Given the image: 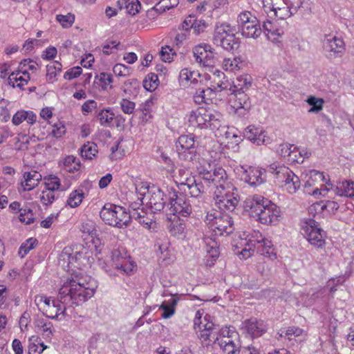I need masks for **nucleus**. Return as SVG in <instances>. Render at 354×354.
Listing matches in <instances>:
<instances>
[{
  "label": "nucleus",
  "instance_id": "nucleus-37",
  "mask_svg": "<svg viewBox=\"0 0 354 354\" xmlns=\"http://www.w3.org/2000/svg\"><path fill=\"white\" fill-rule=\"evenodd\" d=\"M178 297H171L167 301H163L161 304L159 309L163 311L162 317L164 319H169L175 314L176 306L178 304Z\"/></svg>",
  "mask_w": 354,
  "mask_h": 354
},
{
  "label": "nucleus",
  "instance_id": "nucleus-6",
  "mask_svg": "<svg viewBox=\"0 0 354 354\" xmlns=\"http://www.w3.org/2000/svg\"><path fill=\"white\" fill-rule=\"evenodd\" d=\"M35 303L46 317L59 321L65 317L67 305H68L67 303L61 301L59 295L57 299L44 295H37L35 297Z\"/></svg>",
  "mask_w": 354,
  "mask_h": 354
},
{
  "label": "nucleus",
  "instance_id": "nucleus-14",
  "mask_svg": "<svg viewBox=\"0 0 354 354\" xmlns=\"http://www.w3.org/2000/svg\"><path fill=\"white\" fill-rule=\"evenodd\" d=\"M230 103L234 113L239 117L247 115L252 106L251 101L245 91L233 92L232 91Z\"/></svg>",
  "mask_w": 354,
  "mask_h": 354
},
{
  "label": "nucleus",
  "instance_id": "nucleus-49",
  "mask_svg": "<svg viewBox=\"0 0 354 354\" xmlns=\"http://www.w3.org/2000/svg\"><path fill=\"white\" fill-rule=\"evenodd\" d=\"M97 153V147L94 142L84 144L82 148L80 154L82 158L87 160H92Z\"/></svg>",
  "mask_w": 354,
  "mask_h": 354
},
{
  "label": "nucleus",
  "instance_id": "nucleus-10",
  "mask_svg": "<svg viewBox=\"0 0 354 354\" xmlns=\"http://www.w3.org/2000/svg\"><path fill=\"white\" fill-rule=\"evenodd\" d=\"M237 177L251 187H257L266 180V169L252 166L239 165L235 169Z\"/></svg>",
  "mask_w": 354,
  "mask_h": 354
},
{
  "label": "nucleus",
  "instance_id": "nucleus-15",
  "mask_svg": "<svg viewBox=\"0 0 354 354\" xmlns=\"http://www.w3.org/2000/svg\"><path fill=\"white\" fill-rule=\"evenodd\" d=\"M324 51L330 57H342L345 51V44L342 39L330 35H326L322 40Z\"/></svg>",
  "mask_w": 354,
  "mask_h": 354
},
{
  "label": "nucleus",
  "instance_id": "nucleus-26",
  "mask_svg": "<svg viewBox=\"0 0 354 354\" xmlns=\"http://www.w3.org/2000/svg\"><path fill=\"white\" fill-rule=\"evenodd\" d=\"M216 88L214 86H208L206 88H198L194 95V101L196 104H209L215 97Z\"/></svg>",
  "mask_w": 354,
  "mask_h": 354
},
{
  "label": "nucleus",
  "instance_id": "nucleus-28",
  "mask_svg": "<svg viewBox=\"0 0 354 354\" xmlns=\"http://www.w3.org/2000/svg\"><path fill=\"white\" fill-rule=\"evenodd\" d=\"M214 324L212 322H207L205 326L201 328V330H199L201 332L199 337L203 344L208 346L212 343L216 346L217 335L216 332L214 331Z\"/></svg>",
  "mask_w": 354,
  "mask_h": 354
},
{
  "label": "nucleus",
  "instance_id": "nucleus-56",
  "mask_svg": "<svg viewBox=\"0 0 354 354\" xmlns=\"http://www.w3.org/2000/svg\"><path fill=\"white\" fill-rule=\"evenodd\" d=\"M158 75L155 73H149L143 81L144 88L149 91H153L158 86Z\"/></svg>",
  "mask_w": 354,
  "mask_h": 354
},
{
  "label": "nucleus",
  "instance_id": "nucleus-40",
  "mask_svg": "<svg viewBox=\"0 0 354 354\" xmlns=\"http://www.w3.org/2000/svg\"><path fill=\"white\" fill-rule=\"evenodd\" d=\"M233 32H234V29L227 24L223 23L216 25L213 37L214 44L220 42L224 37L228 36V35H230V33Z\"/></svg>",
  "mask_w": 354,
  "mask_h": 354
},
{
  "label": "nucleus",
  "instance_id": "nucleus-7",
  "mask_svg": "<svg viewBox=\"0 0 354 354\" xmlns=\"http://www.w3.org/2000/svg\"><path fill=\"white\" fill-rule=\"evenodd\" d=\"M169 203L167 205L165 214L167 216H188L192 212V206L191 201L187 196L183 194H178L173 187L167 189Z\"/></svg>",
  "mask_w": 354,
  "mask_h": 354
},
{
  "label": "nucleus",
  "instance_id": "nucleus-42",
  "mask_svg": "<svg viewBox=\"0 0 354 354\" xmlns=\"http://www.w3.org/2000/svg\"><path fill=\"white\" fill-rule=\"evenodd\" d=\"M28 354H41L47 348L41 339L35 335L28 339Z\"/></svg>",
  "mask_w": 354,
  "mask_h": 354
},
{
  "label": "nucleus",
  "instance_id": "nucleus-52",
  "mask_svg": "<svg viewBox=\"0 0 354 354\" xmlns=\"http://www.w3.org/2000/svg\"><path fill=\"white\" fill-rule=\"evenodd\" d=\"M259 247H262V254L269 257L275 259L277 254L273 248L272 241L264 236L263 241L259 243Z\"/></svg>",
  "mask_w": 354,
  "mask_h": 354
},
{
  "label": "nucleus",
  "instance_id": "nucleus-16",
  "mask_svg": "<svg viewBox=\"0 0 354 354\" xmlns=\"http://www.w3.org/2000/svg\"><path fill=\"white\" fill-rule=\"evenodd\" d=\"M280 218L281 210L279 207L270 201V203L267 204L266 207L265 206L263 209L258 214L256 220L263 225H275L279 221Z\"/></svg>",
  "mask_w": 354,
  "mask_h": 354
},
{
  "label": "nucleus",
  "instance_id": "nucleus-60",
  "mask_svg": "<svg viewBox=\"0 0 354 354\" xmlns=\"http://www.w3.org/2000/svg\"><path fill=\"white\" fill-rule=\"evenodd\" d=\"M306 102L309 105L312 106L308 111L310 113L318 112L323 109L324 100L322 98L310 96L307 99Z\"/></svg>",
  "mask_w": 354,
  "mask_h": 354
},
{
  "label": "nucleus",
  "instance_id": "nucleus-25",
  "mask_svg": "<svg viewBox=\"0 0 354 354\" xmlns=\"http://www.w3.org/2000/svg\"><path fill=\"white\" fill-rule=\"evenodd\" d=\"M212 131L215 133V136L217 137L225 138L228 140L235 139L236 142L241 140L237 129L234 127H230L224 124L222 115L220 118L219 128L213 129Z\"/></svg>",
  "mask_w": 354,
  "mask_h": 354
},
{
  "label": "nucleus",
  "instance_id": "nucleus-27",
  "mask_svg": "<svg viewBox=\"0 0 354 354\" xmlns=\"http://www.w3.org/2000/svg\"><path fill=\"white\" fill-rule=\"evenodd\" d=\"M207 26V24L204 19H198L194 16H189L182 24L183 29H192L194 33L196 35H199L200 33L203 32Z\"/></svg>",
  "mask_w": 354,
  "mask_h": 354
},
{
  "label": "nucleus",
  "instance_id": "nucleus-41",
  "mask_svg": "<svg viewBox=\"0 0 354 354\" xmlns=\"http://www.w3.org/2000/svg\"><path fill=\"white\" fill-rule=\"evenodd\" d=\"M96 118L103 127H111L115 118V114L110 108L96 111Z\"/></svg>",
  "mask_w": 354,
  "mask_h": 354
},
{
  "label": "nucleus",
  "instance_id": "nucleus-48",
  "mask_svg": "<svg viewBox=\"0 0 354 354\" xmlns=\"http://www.w3.org/2000/svg\"><path fill=\"white\" fill-rule=\"evenodd\" d=\"M44 182L45 189L55 193V191H64V189L62 188L60 179L54 175H50L46 178Z\"/></svg>",
  "mask_w": 354,
  "mask_h": 354
},
{
  "label": "nucleus",
  "instance_id": "nucleus-3",
  "mask_svg": "<svg viewBox=\"0 0 354 354\" xmlns=\"http://www.w3.org/2000/svg\"><path fill=\"white\" fill-rule=\"evenodd\" d=\"M205 222L214 236H227L235 230L232 216L228 213H221L215 209H211L207 212Z\"/></svg>",
  "mask_w": 354,
  "mask_h": 354
},
{
  "label": "nucleus",
  "instance_id": "nucleus-5",
  "mask_svg": "<svg viewBox=\"0 0 354 354\" xmlns=\"http://www.w3.org/2000/svg\"><path fill=\"white\" fill-rule=\"evenodd\" d=\"M268 171L274 174L277 183L289 194H295L300 188L299 178L288 167L273 163L269 165Z\"/></svg>",
  "mask_w": 354,
  "mask_h": 354
},
{
  "label": "nucleus",
  "instance_id": "nucleus-57",
  "mask_svg": "<svg viewBox=\"0 0 354 354\" xmlns=\"http://www.w3.org/2000/svg\"><path fill=\"white\" fill-rule=\"evenodd\" d=\"M113 266L115 267V263H120L123 260L127 259V252L124 248H117L112 250L111 255Z\"/></svg>",
  "mask_w": 354,
  "mask_h": 354
},
{
  "label": "nucleus",
  "instance_id": "nucleus-55",
  "mask_svg": "<svg viewBox=\"0 0 354 354\" xmlns=\"http://www.w3.org/2000/svg\"><path fill=\"white\" fill-rule=\"evenodd\" d=\"M326 181L324 173L317 170H311L309 174V178L305 183V187H312L316 182L323 183Z\"/></svg>",
  "mask_w": 354,
  "mask_h": 354
},
{
  "label": "nucleus",
  "instance_id": "nucleus-1",
  "mask_svg": "<svg viewBox=\"0 0 354 354\" xmlns=\"http://www.w3.org/2000/svg\"><path fill=\"white\" fill-rule=\"evenodd\" d=\"M97 288V281L90 276L74 273L59 288L61 301L79 306L91 299Z\"/></svg>",
  "mask_w": 354,
  "mask_h": 354
},
{
  "label": "nucleus",
  "instance_id": "nucleus-50",
  "mask_svg": "<svg viewBox=\"0 0 354 354\" xmlns=\"http://www.w3.org/2000/svg\"><path fill=\"white\" fill-rule=\"evenodd\" d=\"M269 10L274 16L279 19H286L293 15L288 5L281 8L279 6L270 7Z\"/></svg>",
  "mask_w": 354,
  "mask_h": 354
},
{
  "label": "nucleus",
  "instance_id": "nucleus-29",
  "mask_svg": "<svg viewBox=\"0 0 354 354\" xmlns=\"http://www.w3.org/2000/svg\"><path fill=\"white\" fill-rule=\"evenodd\" d=\"M275 23L276 21L267 20L263 21V29L265 35L268 39L272 42L277 41L278 38L283 34V29L277 28Z\"/></svg>",
  "mask_w": 354,
  "mask_h": 354
},
{
  "label": "nucleus",
  "instance_id": "nucleus-12",
  "mask_svg": "<svg viewBox=\"0 0 354 354\" xmlns=\"http://www.w3.org/2000/svg\"><path fill=\"white\" fill-rule=\"evenodd\" d=\"M195 136L192 134L182 135L176 143V151L180 160L192 162L196 156V151L195 147Z\"/></svg>",
  "mask_w": 354,
  "mask_h": 354
},
{
  "label": "nucleus",
  "instance_id": "nucleus-22",
  "mask_svg": "<svg viewBox=\"0 0 354 354\" xmlns=\"http://www.w3.org/2000/svg\"><path fill=\"white\" fill-rule=\"evenodd\" d=\"M243 328L252 337H259L263 335L268 329L267 324L263 320L250 318L243 322Z\"/></svg>",
  "mask_w": 354,
  "mask_h": 354
},
{
  "label": "nucleus",
  "instance_id": "nucleus-59",
  "mask_svg": "<svg viewBox=\"0 0 354 354\" xmlns=\"http://www.w3.org/2000/svg\"><path fill=\"white\" fill-rule=\"evenodd\" d=\"M135 267V265L127 259L123 260V261L120 263L115 264V269L119 270L121 273L126 274H131L133 272Z\"/></svg>",
  "mask_w": 354,
  "mask_h": 354
},
{
  "label": "nucleus",
  "instance_id": "nucleus-20",
  "mask_svg": "<svg viewBox=\"0 0 354 354\" xmlns=\"http://www.w3.org/2000/svg\"><path fill=\"white\" fill-rule=\"evenodd\" d=\"M211 176L212 178L206 183L208 186H214V191L222 192L231 188L227 173L222 167L215 168Z\"/></svg>",
  "mask_w": 354,
  "mask_h": 354
},
{
  "label": "nucleus",
  "instance_id": "nucleus-62",
  "mask_svg": "<svg viewBox=\"0 0 354 354\" xmlns=\"http://www.w3.org/2000/svg\"><path fill=\"white\" fill-rule=\"evenodd\" d=\"M219 347L225 354H239L241 346L238 340L229 344L219 346Z\"/></svg>",
  "mask_w": 354,
  "mask_h": 354
},
{
  "label": "nucleus",
  "instance_id": "nucleus-58",
  "mask_svg": "<svg viewBox=\"0 0 354 354\" xmlns=\"http://www.w3.org/2000/svg\"><path fill=\"white\" fill-rule=\"evenodd\" d=\"M57 21L62 25L63 28L71 27L75 21V15L71 13L66 15H57L56 16Z\"/></svg>",
  "mask_w": 354,
  "mask_h": 354
},
{
  "label": "nucleus",
  "instance_id": "nucleus-64",
  "mask_svg": "<svg viewBox=\"0 0 354 354\" xmlns=\"http://www.w3.org/2000/svg\"><path fill=\"white\" fill-rule=\"evenodd\" d=\"M160 55L162 61L170 62L172 61L174 56L176 55V53L170 46H165L161 48Z\"/></svg>",
  "mask_w": 354,
  "mask_h": 354
},
{
  "label": "nucleus",
  "instance_id": "nucleus-61",
  "mask_svg": "<svg viewBox=\"0 0 354 354\" xmlns=\"http://www.w3.org/2000/svg\"><path fill=\"white\" fill-rule=\"evenodd\" d=\"M37 243V239L34 238H30L26 240V241L23 243L19 248V254H21L22 257L26 255L30 250L35 248Z\"/></svg>",
  "mask_w": 354,
  "mask_h": 354
},
{
  "label": "nucleus",
  "instance_id": "nucleus-11",
  "mask_svg": "<svg viewBox=\"0 0 354 354\" xmlns=\"http://www.w3.org/2000/svg\"><path fill=\"white\" fill-rule=\"evenodd\" d=\"M234 190L237 191L236 188H234L232 191L228 189L222 192H214L215 205L221 211L232 213L236 208L239 203V198L238 194L233 192Z\"/></svg>",
  "mask_w": 354,
  "mask_h": 354
},
{
  "label": "nucleus",
  "instance_id": "nucleus-33",
  "mask_svg": "<svg viewBox=\"0 0 354 354\" xmlns=\"http://www.w3.org/2000/svg\"><path fill=\"white\" fill-rule=\"evenodd\" d=\"M241 30L243 36L253 39L259 37L262 32V30L257 18L242 27Z\"/></svg>",
  "mask_w": 354,
  "mask_h": 354
},
{
  "label": "nucleus",
  "instance_id": "nucleus-36",
  "mask_svg": "<svg viewBox=\"0 0 354 354\" xmlns=\"http://www.w3.org/2000/svg\"><path fill=\"white\" fill-rule=\"evenodd\" d=\"M252 80V77L248 74L239 75L234 82V85L230 88V90L233 92L245 91L251 86Z\"/></svg>",
  "mask_w": 354,
  "mask_h": 354
},
{
  "label": "nucleus",
  "instance_id": "nucleus-43",
  "mask_svg": "<svg viewBox=\"0 0 354 354\" xmlns=\"http://www.w3.org/2000/svg\"><path fill=\"white\" fill-rule=\"evenodd\" d=\"M85 197V193L80 187L73 190L68 196L66 204L70 207L75 208L78 207Z\"/></svg>",
  "mask_w": 354,
  "mask_h": 354
},
{
  "label": "nucleus",
  "instance_id": "nucleus-8",
  "mask_svg": "<svg viewBox=\"0 0 354 354\" xmlns=\"http://www.w3.org/2000/svg\"><path fill=\"white\" fill-rule=\"evenodd\" d=\"M301 232L315 248H323L326 245V233L313 218L304 220L301 224Z\"/></svg>",
  "mask_w": 354,
  "mask_h": 354
},
{
  "label": "nucleus",
  "instance_id": "nucleus-46",
  "mask_svg": "<svg viewBox=\"0 0 354 354\" xmlns=\"http://www.w3.org/2000/svg\"><path fill=\"white\" fill-rule=\"evenodd\" d=\"M216 45L221 46L227 51H231L238 48L239 42L235 37L234 32H233L230 33V35H228V36L224 37L222 41L217 43Z\"/></svg>",
  "mask_w": 354,
  "mask_h": 354
},
{
  "label": "nucleus",
  "instance_id": "nucleus-9",
  "mask_svg": "<svg viewBox=\"0 0 354 354\" xmlns=\"http://www.w3.org/2000/svg\"><path fill=\"white\" fill-rule=\"evenodd\" d=\"M313 195H322L323 196L333 195L345 196L353 200L354 198V182L351 180H344L339 182L335 186L330 183L322 185L320 188L316 187L313 191Z\"/></svg>",
  "mask_w": 354,
  "mask_h": 354
},
{
  "label": "nucleus",
  "instance_id": "nucleus-32",
  "mask_svg": "<svg viewBox=\"0 0 354 354\" xmlns=\"http://www.w3.org/2000/svg\"><path fill=\"white\" fill-rule=\"evenodd\" d=\"M41 178V175L36 171L25 172L24 174V180L21 183L23 190H32L38 185Z\"/></svg>",
  "mask_w": 354,
  "mask_h": 354
},
{
  "label": "nucleus",
  "instance_id": "nucleus-17",
  "mask_svg": "<svg viewBox=\"0 0 354 354\" xmlns=\"http://www.w3.org/2000/svg\"><path fill=\"white\" fill-rule=\"evenodd\" d=\"M270 200L263 196L254 194L248 196L244 201V209L248 212L250 215L254 218H257L258 214L263 209L267 204L270 203Z\"/></svg>",
  "mask_w": 354,
  "mask_h": 354
},
{
  "label": "nucleus",
  "instance_id": "nucleus-19",
  "mask_svg": "<svg viewBox=\"0 0 354 354\" xmlns=\"http://www.w3.org/2000/svg\"><path fill=\"white\" fill-rule=\"evenodd\" d=\"M185 183L183 187H180V189H183L185 192L188 190L189 194L192 198H198V202L201 203L200 207H205V203L203 200H200L201 198V195L205 192V186L202 183L200 178H196L194 176L190 178H186L183 180Z\"/></svg>",
  "mask_w": 354,
  "mask_h": 354
},
{
  "label": "nucleus",
  "instance_id": "nucleus-53",
  "mask_svg": "<svg viewBox=\"0 0 354 354\" xmlns=\"http://www.w3.org/2000/svg\"><path fill=\"white\" fill-rule=\"evenodd\" d=\"M96 78L98 80L97 84L103 91L112 88L111 83L113 82L112 75L106 73H101Z\"/></svg>",
  "mask_w": 354,
  "mask_h": 354
},
{
  "label": "nucleus",
  "instance_id": "nucleus-24",
  "mask_svg": "<svg viewBox=\"0 0 354 354\" xmlns=\"http://www.w3.org/2000/svg\"><path fill=\"white\" fill-rule=\"evenodd\" d=\"M205 243L206 245L207 255L205 257V265L211 267L214 265V263L220 255L218 249V243L215 238H205Z\"/></svg>",
  "mask_w": 354,
  "mask_h": 354
},
{
  "label": "nucleus",
  "instance_id": "nucleus-18",
  "mask_svg": "<svg viewBox=\"0 0 354 354\" xmlns=\"http://www.w3.org/2000/svg\"><path fill=\"white\" fill-rule=\"evenodd\" d=\"M165 194L162 190L158 188H153L147 191V194L145 198L147 200V205L151 212L156 213L165 209V200L164 198Z\"/></svg>",
  "mask_w": 354,
  "mask_h": 354
},
{
  "label": "nucleus",
  "instance_id": "nucleus-45",
  "mask_svg": "<svg viewBox=\"0 0 354 354\" xmlns=\"http://www.w3.org/2000/svg\"><path fill=\"white\" fill-rule=\"evenodd\" d=\"M243 65V62L240 57L224 58L222 62L223 68L232 72L239 71Z\"/></svg>",
  "mask_w": 354,
  "mask_h": 354
},
{
  "label": "nucleus",
  "instance_id": "nucleus-31",
  "mask_svg": "<svg viewBox=\"0 0 354 354\" xmlns=\"http://www.w3.org/2000/svg\"><path fill=\"white\" fill-rule=\"evenodd\" d=\"M201 75L199 73L194 71H191L187 68H185L182 69L179 73V82L181 85L185 86L189 84H194L198 83V82L201 83V80H198V79H201Z\"/></svg>",
  "mask_w": 354,
  "mask_h": 354
},
{
  "label": "nucleus",
  "instance_id": "nucleus-44",
  "mask_svg": "<svg viewBox=\"0 0 354 354\" xmlns=\"http://www.w3.org/2000/svg\"><path fill=\"white\" fill-rule=\"evenodd\" d=\"M62 169L69 173H75L80 169V162L73 156H66L62 161Z\"/></svg>",
  "mask_w": 354,
  "mask_h": 354
},
{
  "label": "nucleus",
  "instance_id": "nucleus-21",
  "mask_svg": "<svg viewBox=\"0 0 354 354\" xmlns=\"http://www.w3.org/2000/svg\"><path fill=\"white\" fill-rule=\"evenodd\" d=\"M81 257H82V253L75 252L73 254L71 248H65L59 255V263L64 268H67L68 270L73 268H80V263L78 261Z\"/></svg>",
  "mask_w": 354,
  "mask_h": 354
},
{
  "label": "nucleus",
  "instance_id": "nucleus-54",
  "mask_svg": "<svg viewBox=\"0 0 354 354\" xmlns=\"http://www.w3.org/2000/svg\"><path fill=\"white\" fill-rule=\"evenodd\" d=\"M37 66V64L36 63V62L30 59H26L20 62L19 69L24 75L27 76L28 78H30V75L28 71L36 70Z\"/></svg>",
  "mask_w": 354,
  "mask_h": 354
},
{
  "label": "nucleus",
  "instance_id": "nucleus-23",
  "mask_svg": "<svg viewBox=\"0 0 354 354\" xmlns=\"http://www.w3.org/2000/svg\"><path fill=\"white\" fill-rule=\"evenodd\" d=\"M243 135L245 138L257 145H267L270 143V139L266 137L265 131L260 127L250 125L245 129Z\"/></svg>",
  "mask_w": 354,
  "mask_h": 354
},
{
  "label": "nucleus",
  "instance_id": "nucleus-63",
  "mask_svg": "<svg viewBox=\"0 0 354 354\" xmlns=\"http://www.w3.org/2000/svg\"><path fill=\"white\" fill-rule=\"evenodd\" d=\"M57 196H55V193L50 192V191H47L46 189H44L39 196L40 202L42 203L43 205H51Z\"/></svg>",
  "mask_w": 354,
  "mask_h": 354
},
{
  "label": "nucleus",
  "instance_id": "nucleus-38",
  "mask_svg": "<svg viewBox=\"0 0 354 354\" xmlns=\"http://www.w3.org/2000/svg\"><path fill=\"white\" fill-rule=\"evenodd\" d=\"M22 73L19 69L17 71L12 72L8 77V84L12 87H18L20 89H24V86L26 85L28 82L30 78H28L27 76L21 75Z\"/></svg>",
  "mask_w": 354,
  "mask_h": 354
},
{
  "label": "nucleus",
  "instance_id": "nucleus-35",
  "mask_svg": "<svg viewBox=\"0 0 354 354\" xmlns=\"http://www.w3.org/2000/svg\"><path fill=\"white\" fill-rule=\"evenodd\" d=\"M80 231L83 234H88L93 239V244L95 245L96 254L100 253V249L97 246V243H100L99 239L94 240V238L97 235V230L95 227V223L92 221H86L82 223L80 227Z\"/></svg>",
  "mask_w": 354,
  "mask_h": 354
},
{
  "label": "nucleus",
  "instance_id": "nucleus-2",
  "mask_svg": "<svg viewBox=\"0 0 354 354\" xmlns=\"http://www.w3.org/2000/svg\"><path fill=\"white\" fill-rule=\"evenodd\" d=\"M221 115V113L215 111L199 107L189 112L187 118L190 126L212 131L219 128Z\"/></svg>",
  "mask_w": 354,
  "mask_h": 354
},
{
  "label": "nucleus",
  "instance_id": "nucleus-34",
  "mask_svg": "<svg viewBox=\"0 0 354 354\" xmlns=\"http://www.w3.org/2000/svg\"><path fill=\"white\" fill-rule=\"evenodd\" d=\"M215 168L211 163L204 159L198 162L196 169L198 174V178L203 180L205 183L212 178V174Z\"/></svg>",
  "mask_w": 354,
  "mask_h": 354
},
{
  "label": "nucleus",
  "instance_id": "nucleus-51",
  "mask_svg": "<svg viewBox=\"0 0 354 354\" xmlns=\"http://www.w3.org/2000/svg\"><path fill=\"white\" fill-rule=\"evenodd\" d=\"M279 335L291 340L292 337H299L304 333V330L298 326H290L288 328L281 329Z\"/></svg>",
  "mask_w": 354,
  "mask_h": 354
},
{
  "label": "nucleus",
  "instance_id": "nucleus-39",
  "mask_svg": "<svg viewBox=\"0 0 354 354\" xmlns=\"http://www.w3.org/2000/svg\"><path fill=\"white\" fill-rule=\"evenodd\" d=\"M168 220L171 221L169 227L170 234L174 236H179L185 234L186 230L185 223L181 221L179 217L175 216L172 219L171 216L167 217Z\"/></svg>",
  "mask_w": 354,
  "mask_h": 354
},
{
  "label": "nucleus",
  "instance_id": "nucleus-4",
  "mask_svg": "<svg viewBox=\"0 0 354 354\" xmlns=\"http://www.w3.org/2000/svg\"><path fill=\"white\" fill-rule=\"evenodd\" d=\"M100 216L106 224L118 228L127 227L131 223L129 212L124 207L111 203L104 205Z\"/></svg>",
  "mask_w": 354,
  "mask_h": 354
},
{
  "label": "nucleus",
  "instance_id": "nucleus-47",
  "mask_svg": "<svg viewBox=\"0 0 354 354\" xmlns=\"http://www.w3.org/2000/svg\"><path fill=\"white\" fill-rule=\"evenodd\" d=\"M62 64L59 62H55L46 66V80L53 83L56 80L57 75L62 71Z\"/></svg>",
  "mask_w": 354,
  "mask_h": 354
},
{
  "label": "nucleus",
  "instance_id": "nucleus-30",
  "mask_svg": "<svg viewBox=\"0 0 354 354\" xmlns=\"http://www.w3.org/2000/svg\"><path fill=\"white\" fill-rule=\"evenodd\" d=\"M36 120L37 115L33 111L23 109L17 111L12 118V122L15 126H18L24 121H26L29 124H34Z\"/></svg>",
  "mask_w": 354,
  "mask_h": 354
},
{
  "label": "nucleus",
  "instance_id": "nucleus-13",
  "mask_svg": "<svg viewBox=\"0 0 354 354\" xmlns=\"http://www.w3.org/2000/svg\"><path fill=\"white\" fill-rule=\"evenodd\" d=\"M195 62L203 67H212L215 64V53L209 44H199L193 48Z\"/></svg>",
  "mask_w": 354,
  "mask_h": 354
}]
</instances>
